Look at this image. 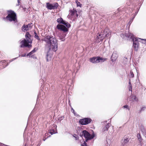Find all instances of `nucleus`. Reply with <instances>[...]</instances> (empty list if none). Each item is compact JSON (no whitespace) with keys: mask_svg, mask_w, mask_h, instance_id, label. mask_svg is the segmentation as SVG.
<instances>
[{"mask_svg":"<svg viewBox=\"0 0 146 146\" xmlns=\"http://www.w3.org/2000/svg\"><path fill=\"white\" fill-rule=\"evenodd\" d=\"M50 51L48 52L46 54V59L47 61L50 60L52 58V54Z\"/></svg>","mask_w":146,"mask_h":146,"instance_id":"nucleus-15","label":"nucleus"},{"mask_svg":"<svg viewBox=\"0 0 146 146\" xmlns=\"http://www.w3.org/2000/svg\"><path fill=\"white\" fill-rule=\"evenodd\" d=\"M20 0H17V1H18V5H17L18 6L19 5Z\"/></svg>","mask_w":146,"mask_h":146,"instance_id":"nucleus-36","label":"nucleus"},{"mask_svg":"<svg viewBox=\"0 0 146 146\" xmlns=\"http://www.w3.org/2000/svg\"><path fill=\"white\" fill-rule=\"evenodd\" d=\"M57 21L58 23L59 24L62 23L63 24V22L64 21L63 20V19L61 18H58L57 20Z\"/></svg>","mask_w":146,"mask_h":146,"instance_id":"nucleus-18","label":"nucleus"},{"mask_svg":"<svg viewBox=\"0 0 146 146\" xmlns=\"http://www.w3.org/2000/svg\"><path fill=\"white\" fill-rule=\"evenodd\" d=\"M76 3L77 6L80 7H81V4L80 3L78 2L77 0H76Z\"/></svg>","mask_w":146,"mask_h":146,"instance_id":"nucleus-21","label":"nucleus"},{"mask_svg":"<svg viewBox=\"0 0 146 146\" xmlns=\"http://www.w3.org/2000/svg\"><path fill=\"white\" fill-rule=\"evenodd\" d=\"M129 98L130 99V100L132 102L137 101L138 99L136 96L133 95H131L130 96Z\"/></svg>","mask_w":146,"mask_h":146,"instance_id":"nucleus-16","label":"nucleus"},{"mask_svg":"<svg viewBox=\"0 0 146 146\" xmlns=\"http://www.w3.org/2000/svg\"><path fill=\"white\" fill-rule=\"evenodd\" d=\"M4 19L7 20L9 21H14L15 22L17 21V17L16 14L15 12L12 11H10L8 12V15L6 18Z\"/></svg>","mask_w":146,"mask_h":146,"instance_id":"nucleus-4","label":"nucleus"},{"mask_svg":"<svg viewBox=\"0 0 146 146\" xmlns=\"http://www.w3.org/2000/svg\"><path fill=\"white\" fill-rule=\"evenodd\" d=\"M26 54H22V57H25V56H26Z\"/></svg>","mask_w":146,"mask_h":146,"instance_id":"nucleus-37","label":"nucleus"},{"mask_svg":"<svg viewBox=\"0 0 146 146\" xmlns=\"http://www.w3.org/2000/svg\"><path fill=\"white\" fill-rule=\"evenodd\" d=\"M62 24L65 25L68 28H69L70 27V25L69 23L64 21Z\"/></svg>","mask_w":146,"mask_h":146,"instance_id":"nucleus-20","label":"nucleus"},{"mask_svg":"<svg viewBox=\"0 0 146 146\" xmlns=\"http://www.w3.org/2000/svg\"><path fill=\"white\" fill-rule=\"evenodd\" d=\"M121 37H122V36H123V34H121Z\"/></svg>","mask_w":146,"mask_h":146,"instance_id":"nucleus-40","label":"nucleus"},{"mask_svg":"<svg viewBox=\"0 0 146 146\" xmlns=\"http://www.w3.org/2000/svg\"><path fill=\"white\" fill-rule=\"evenodd\" d=\"M81 146H87V144L86 142H84L83 143H82L81 145Z\"/></svg>","mask_w":146,"mask_h":146,"instance_id":"nucleus-29","label":"nucleus"},{"mask_svg":"<svg viewBox=\"0 0 146 146\" xmlns=\"http://www.w3.org/2000/svg\"><path fill=\"white\" fill-rule=\"evenodd\" d=\"M24 146H27L26 145V144H25V145Z\"/></svg>","mask_w":146,"mask_h":146,"instance_id":"nucleus-41","label":"nucleus"},{"mask_svg":"<svg viewBox=\"0 0 146 146\" xmlns=\"http://www.w3.org/2000/svg\"><path fill=\"white\" fill-rule=\"evenodd\" d=\"M65 36H66V35L64 34L63 35L62 37H61L60 36H59V37L60 39L62 40V41H63L64 40V39H63V38H64L65 37Z\"/></svg>","mask_w":146,"mask_h":146,"instance_id":"nucleus-27","label":"nucleus"},{"mask_svg":"<svg viewBox=\"0 0 146 146\" xmlns=\"http://www.w3.org/2000/svg\"><path fill=\"white\" fill-rule=\"evenodd\" d=\"M91 121V119L90 118H85L80 119L79 123L82 125H85L90 123Z\"/></svg>","mask_w":146,"mask_h":146,"instance_id":"nucleus-7","label":"nucleus"},{"mask_svg":"<svg viewBox=\"0 0 146 146\" xmlns=\"http://www.w3.org/2000/svg\"><path fill=\"white\" fill-rule=\"evenodd\" d=\"M142 40H144V43L146 44V40L145 39H142Z\"/></svg>","mask_w":146,"mask_h":146,"instance_id":"nucleus-34","label":"nucleus"},{"mask_svg":"<svg viewBox=\"0 0 146 146\" xmlns=\"http://www.w3.org/2000/svg\"><path fill=\"white\" fill-rule=\"evenodd\" d=\"M129 141V140L128 138H127L126 139H125L123 141V143L124 144L127 143Z\"/></svg>","mask_w":146,"mask_h":146,"instance_id":"nucleus-23","label":"nucleus"},{"mask_svg":"<svg viewBox=\"0 0 146 146\" xmlns=\"http://www.w3.org/2000/svg\"><path fill=\"white\" fill-rule=\"evenodd\" d=\"M117 57L118 55L116 52H113L111 57V61L113 62L115 61L117 59Z\"/></svg>","mask_w":146,"mask_h":146,"instance_id":"nucleus-14","label":"nucleus"},{"mask_svg":"<svg viewBox=\"0 0 146 146\" xmlns=\"http://www.w3.org/2000/svg\"><path fill=\"white\" fill-rule=\"evenodd\" d=\"M34 37L38 40H39L40 38H39L38 35H37L36 33L35 32H34Z\"/></svg>","mask_w":146,"mask_h":146,"instance_id":"nucleus-22","label":"nucleus"},{"mask_svg":"<svg viewBox=\"0 0 146 146\" xmlns=\"http://www.w3.org/2000/svg\"><path fill=\"white\" fill-rule=\"evenodd\" d=\"M110 123H108L107 125H106L105 127L103 128V130L104 131H107L108 130V128L110 127Z\"/></svg>","mask_w":146,"mask_h":146,"instance_id":"nucleus-17","label":"nucleus"},{"mask_svg":"<svg viewBox=\"0 0 146 146\" xmlns=\"http://www.w3.org/2000/svg\"><path fill=\"white\" fill-rule=\"evenodd\" d=\"M76 15V17L78 16V15L77 13V11L76 10L73 9L72 10H71L70 11V13L68 16V17L69 18L70 16H71V18H72L73 17L74 15Z\"/></svg>","mask_w":146,"mask_h":146,"instance_id":"nucleus-11","label":"nucleus"},{"mask_svg":"<svg viewBox=\"0 0 146 146\" xmlns=\"http://www.w3.org/2000/svg\"><path fill=\"white\" fill-rule=\"evenodd\" d=\"M37 50V49L35 50V48H34L31 52H30L28 54H27V56H30L34 53Z\"/></svg>","mask_w":146,"mask_h":146,"instance_id":"nucleus-19","label":"nucleus"},{"mask_svg":"<svg viewBox=\"0 0 146 146\" xmlns=\"http://www.w3.org/2000/svg\"><path fill=\"white\" fill-rule=\"evenodd\" d=\"M73 136L75 138L76 140H78L79 139V137L76 134H74Z\"/></svg>","mask_w":146,"mask_h":146,"instance_id":"nucleus-24","label":"nucleus"},{"mask_svg":"<svg viewBox=\"0 0 146 146\" xmlns=\"http://www.w3.org/2000/svg\"><path fill=\"white\" fill-rule=\"evenodd\" d=\"M42 40L46 42V46L49 48L50 50L52 49L54 52L57 50L58 40L54 36L48 35L46 36Z\"/></svg>","mask_w":146,"mask_h":146,"instance_id":"nucleus-1","label":"nucleus"},{"mask_svg":"<svg viewBox=\"0 0 146 146\" xmlns=\"http://www.w3.org/2000/svg\"><path fill=\"white\" fill-rule=\"evenodd\" d=\"M56 27L58 29H60L64 32H66L68 31V29L63 25H58Z\"/></svg>","mask_w":146,"mask_h":146,"instance_id":"nucleus-10","label":"nucleus"},{"mask_svg":"<svg viewBox=\"0 0 146 146\" xmlns=\"http://www.w3.org/2000/svg\"><path fill=\"white\" fill-rule=\"evenodd\" d=\"M46 7L48 9L51 10L56 9L58 6V4L57 3H55L51 4L49 3H46Z\"/></svg>","mask_w":146,"mask_h":146,"instance_id":"nucleus-8","label":"nucleus"},{"mask_svg":"<svg viewBox=\"0 0 146 146\" xmlns=\"http://www.w3.org/2000/svg\"><path fill=\"white\" fill-rule=\"evenodd\" d=\"M104 34H103L102 32L100 34H98L96 40V41L97 42L99 43L102 41L103 40L104 38Z\"/></svg>","mask_w":146,"mask_h":146,"instance_id":"nucleus-9","label":"nucleus"},{"mask_svg":"<svg viewBox=\"0 0 146 146\" xmlns=\"http://www.w3.org/2000/svg\"><path fill=\"white\" fill-rule=\"evenodd\" d=\"M5 62V61H3L1 62L2 63H4Z\"/></svg>","mask_w":146,"mask_h":146,"instance_id":"nucleus-39","label":"nucleus"},{"mask_svg":"<svg viewBox=\"0 0 146 146\" xmlns=\"http://www.w3.org/2000/svg\"><path fill=\"white\" fill-rule=\"evenodd\" d=\"M31 29V24H28L27 25H24L22 27V30L24 32L29 30Z\"/></svg>","mask_w":146,"mask_h":146,"instance_id":"nucleus-13","label":"nucleus"},{"mask_svg":"<svg viewBox=\"0 0 146 146\" xmlns=\"http://www.w3.org/2000/svg\"><path fill=\"white\" fill-rule=\"evenodd\" d=\"M80 136L82 137L84 136L86 139V141L93 139L95 136L94 134L93 133L92 135H90L86 130L83 131L80 133Z\"/></svg>","mask_w":146,"mask_h":146,"instance_id":"nucleus-5","label":"nucleus"},{"mask_svg":"<svg viewBox=\"0 0 146 146\" xmlns=\"http://www.w3.org/2000/svg\"><path fill=\"white\" fill-rule=\"evenodd\" d=\"M130 74L129 76L130 78H133L134 77V74L132 71H130Z\"/></svg>","mask_w":146,"mask_h":146,"instance_id":"nucleus-25","label":"nucleus"},{"mask_svg":"<svg viewBox=\"0 0 146 146\" xmlns=\"http://www.w3.org/2000/svg\"><path fill=\"white\" fill-rule=\"evenodd\" d=\"M43 140L44 141L45 140V139H44Z\"/></svg>","mask_w":146,"mask_h":146,"instance_id":"nucleus-43","label":"nucleus"},{"mask_svg":"<svg viewBox=\"0 0 146 146\" xmlns=\"http://www.w3.org/2000/svg\"><path fill=\"white\" fill-rule=\"evenodd\" d=\"M49 133L50 134H51V135H52L53 134H54L55 133L54 131V130H51L50 131H49Z\"/></svg>","mask_w":146,"mask_h":146,"instance_id":"nucleus-28","label":"nucleus"},{"mask_svg":"<svg viewBox=\"0 0 146 146\" xmlns=\"http://www.w3.org/2000/svg\"><path fill=\"white\" fill-rule=\"evenodd\" d=\"M103 34H104V38L105 37H108L110 34V30L108 28H106L105 29L103 33Z\"/></svg>","mask_w":146,"mask_h":146,"instance_id":"nucleus-12","label":"nucleus"},{"mask_svg":"<svg viewBox=\"0 0 146 146\" xmlns=\"http://www.w3.org/2000/svg\"><path fill=\"white\" fill-rule=\"evenodd\" d=\"M137 137L138 139H139V140L141 141V137L139 133L137 135Z\"/></svg>","mask_w":146,"mask_h":146,"instance_id":"nucleus-26","label":"nucleus"},{"mask_svg":"<svg viewBox=\"0 0 146 146\" xmlns=\"http://www.w3.org/2000/svg\"><path fill=\"white\" fill-rule=\"evenodd\" d=\"M129 91H131V92L132 91V85L129 86Z\"/></svg>","mask_w":146,"mask_h":146,"instance_id":"nucleus-30","label":"nucleus"},{"mask_svg":"<svg viewBox=\"0 0 146 146\" xmlns=\"http://www.w3.org/2000/svg\"><path fill=\"white\" fill-rule=\"evenodd\" d=\"M129 86H130V85H131V82H130V81H129Z\"/></svg>","mask_w":146,"mask_h":146,"instance_id":"nucleus-38","label":"nucleus"},{"mask_svg":"<svg viewBox=\"0 0 146 146\" xmlns=\"http://www.w3.org/2000/svg\"><path fill=\"white\" fill-rule=\"evenodd\" d=\"M105 60V59L102 58L100 57H93L90 58V61L91 62L94 63H98L100 62H103Z\"/></svg>","mask_w":146,"mask_h":146,"instance_id":"nucleus-6","label":"nucleus"},{"mask_svg":"<svg viewBox=\"0 0 146 146\" xmlns=\"http://www.w3.org/2000/svg\"><path fill=\"white\" fill-rule=\"evenodd\" d=\"M26 39H24L20 42V47H28L29 48L31 47V45L29 43H32V40L31 39V36L28 32H27L25 35Z\"/></svg>","mask_w":146,"mask_h":146,"instance_id":"nucleus-2","label":"nucleus"},{"mask_svg":"<svg viewBox=\"0 0 146 146\" xmlns=\"http://www.w3.org/2000/svg\"><path fill=\"white\" fill-rule=\"evenodd\" d=\"M145 108V107H142L141 109V110L143 111L144 110Z\"/></svg>","mask_w":146,"mask_h":146,"instance_id":"nucleus-33","label":"nucleus"},{"mask_svg":"<svg viewBox=\"0 0 146 146\" xmlns=\"http://www.w3.org/2000/svg\"><path fill=\"white\" fill-rule=\"evenodd\" d=\"M123 107L124 108H127L129 110V107H128V105H125V106H123Z\"/></svg>","mask_w":146,"mask_h":146,"instance_id":"nucleus-31","label":"nucleus"},{"mask_svg":"<svg viewBox=\"0 0 146 146\" xmlns=\"http://www.w3.org/2000/svg\"><path fill=\"white\" fill-rule=\"evenodd\" d=\"M110 146V144L109 143H108L107 141V143L106 144L105 146Z\"/></svg>","mask_w":146,"mask_h":146,"instance_id":"nucleus-32","label":"nucleus"},{"mask_svg":"<svg viewBox=\"0 0 146 146\" xmlns=\"http://www.w3.org/2000/svg\"><path fill=\"white\" fill-rule=\"evenodd\" d=\"M125 36L127 37L132 39L133 42V46L136 50H137L139 47L138 42L140 41L142 39L140 38L135 37L132 34L129 33H126Z\"/></svg>","mask_w":146,"mask_h":146,"instance_id":"nucleus-3","label":"nucleus"},{"mask_svg":"<svg viewBox=\"0 0 146 146\" xmlns=\"http://www.w3.org/2000/svg\"><path fill=\"white\" fill-rule=\"evenodd\" d=\"M17 58H13V59H12V60L11 61H10V62H11L13 60H14L15 59H16Z\"/></svg>","mask_w":146,"mask_h":146,"instance_id":"nucleus-35","label":"nucleus"},{"mask_svg":"<svg viewBox=\"0 0 146 146\" xmlns=\"http://www.w3.org/2000/svg\"><path fill=\"white\" fill-rule=\"evenodd\" d=\"M72 110L73 111H74V110H73L72 108Z\"/></svg>","mask_w":146,"mask_h":146,"instance_id":"nucleus-42","label":"nucleus"}]
</instances>
